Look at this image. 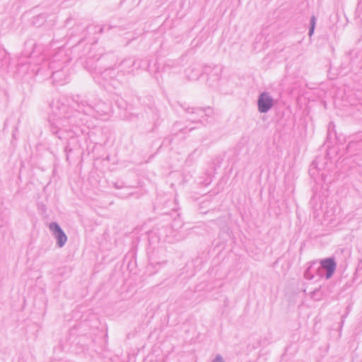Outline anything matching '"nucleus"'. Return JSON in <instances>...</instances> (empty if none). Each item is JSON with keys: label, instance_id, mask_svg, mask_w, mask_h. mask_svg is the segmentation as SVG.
<instances>
[{"label": "nucleus", "instance_id": "f257e3e1", "mask_svg": "<svg viewBox=\"0 0 362 362\" xmlns=\"http://www.w3.org/2000/svg\"><path fill=\"white\" fill-rule=\"evenodd\" d=\"M272 106V100L267 94L262 93L258 100V108L261 112L268 111Z\"/></svg>", "mask_w": 362, "mask_h": 362}, {"label": "nucleus", "instance_id": "f03ea898", "mask_svg": "<svg viewBox=\"0 0 362 362\" xmlns=\"http://www.w3.org/2000/svg\"><path fill=\"white\" fill-rule=\"evenodd\" d=\"M50 228L55 232V235L58 239L59 244L60 246H62L66 241V236L65 234L61 230L59 226L56 223L51 224Z\"/></svg>", "mask_w": 362, "mask_h": 362}, {"label": "nucleus", "instance_id": "7ed1b4c3", "mask_svg": "<svg viewBox=\"0 0 362 362\" xmlns=\"http://www.w3.org/2000/svg\"><path fill=\"white\" fill-rule=\"evenodd\" d=\"M322 264L324 268L327 269V278H329L334 272L335 263L332 259H327L322 262Z\"/></svg>", "mask_w": 362, "mask_h": 362}, {"label": "nucleus", "instance_id": "20e7f679", "mask_svg": "<svg viewBox=\"0 0 362 362\" xmlns=\"http://www.w3.org/2000/svg\"><path fill=\"white\" fill-rule=\"evenodd\" d=\"M313 26H314V25H313ZM313 29H314V27H312V30H311V32H313Z\"/></svg>", "mask_w": 362, "mask_h": 362}]
</instances>
